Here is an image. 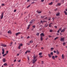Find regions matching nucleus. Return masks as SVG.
Wrapping results in <instances>:
<instances>
[{"mask_svg":"<svg viewBox=\"0 0 67 67\" xmlns=\"http://www.w3.org/2000/svg\"><path fill=\"white\" fill-rule=\"evenodd\" d=\"M33 57L34 58L32 59V63L33 64H34L37 61V58H36L37 57V55L34 54Z\"/></svg>","mask_w":67,"mask_h":67,"instance_id":"obj_1","label":"nucleus"},{"mask_svg":"<svg viewBox=\"0 0 67 67\" xmlns=\"http://www.w3.org/2000/svg\"><path fill=\"white\" fill-rule=\"evenodd\" d=\"M65 41V38H61L60 39V41L61 42H64Z\"/></svg>","mask_w":67,"mask_h":67,"instance_id":"obj_2","label":"nucleus"},{"mask_svg":"<svg viewBox=\"0 0 67 67\" xmlns=\"http://www.w3.org/2000/svg\"><path fill=\"white\" fill-rule=\"evenodd\" d=\"M3 13H2V14L1 15V18L0 19H2L3 18Z\"/></svg>","mask_w":67,"mask_h":67,"instance_id":"obj_3","label":"nucleus"},{"mask_svg":"<svg viewBox=\"0 0 67 67\" xmlns=\"http://www.w3.org/2000/svg\"><path fill=\"white\" fill-rule=\"evenodd\" d=\"M1 45L3 47H7V45L5 44H1Z\"/></svg>","mask_w":67,"mask_h":67,"instance_id":"obj_4","label":"nucleus"},{"mask_svg":"<svg viewBox=\"0 0 67 67\" xmlns=\"http://www.w3.org/2000/svg\"><path fill=\"white\" fill-rule=\"evenodd\" d=\"M22 45H23V44L22 43H21L20 45L19 46V47H18V48L19 49H20L21 48V46H22Z\"/></svg>","mask_w":67,"mask_h":67,"instance_id":"obj_5","label":"nucleus"},{"mask_svg":"<svg viewBox=\"0 0 67 67\" xmlns=\"http://www.w3.org/2000/svg\"><path fill=\"white\" fill-rule=\"evenodd\" d=\"M56 16H60V13L59 12L57 13L56 14Z\"/></svg>","mask_w":67,"mask_h":67,"instance_id":"obj_6","label":"nucleus"},{"mask_svg":"<svg viewBox=\"0 0 67 67\" xmlns=\"http://www.w3.org/2000/svg\"><path fill=\"white\" fill-rule=\"evenodd\" d=\"M40 36H41H41H43H43H45V35H44V33H42L40 34Z\"/></svg>","mask_w":67,"mask_h":67,"instance_id":"obj_7","label":"nucleus"},{"mask_svg":"<svg viewBox=\"0 0 67 67\" xmlns=\"http://www.w3.org/2000/svg\"><path fill=\"white\" fill-rule=\"evenodd\" d=\"M21 34V32H18L16 34V36H18V35H19V34Z\"/></svg>","mask_w":67,"mask_h":67,"instance_id":"obj_8","label":"nucleus"},{"mask_svg":"<svg viewBox=\"0 0 67 67\" xmlns=\"http://www.w3.org/2000/svg\"><path fill=\"white\" fill-rule=\"evenodd\" d=\"M2 54H4V49H2Z\"/></svg>","mask_w":67,"mask_h":67,"instance_id":"obj_9","label":"nucleus"},{"mask_svg":"<svg viewBox=\"0 0 67 67\" xmlns=\"http://www.w3.org/2000/svg\"><path fill=\"white\" fill-rule=\"evenodd\" d=\"M62 58L63 59H64V58H65V56L64 55V54H62Z\"/></svg>","mask_w":67,"mask_h":67,"instance_id":"obj_10","label":"nucleus"},{"mask_svg":"<svg viewBox=\"0 0 67 67\" xmlns=\"http://www.w3.org/2000/svg\"><path fill=\"white\" fill-rule=\"evenodd\" d=\"M8 33H10V34H12V32H11V31L10 30H9L8 32Z\"/></svg>","mask_w":67,"mask_h":67,"instance_id":"obj_11","label":"nucleus"},{"mask_svg":"<svg viewBox=\"0 0 67 67\" xmlns=\"http://www.w3.org/2000/svg\"><path fill=\"white\" fill-rule=\"evenodd\" d=\"M3 62H6V59L5 58H4L3 60Z\"/></svg>","mask_w":67,"mask_h":67,"instance_id":"obj_12","label":"nucleus"},{"mask_svg":"<svg viewBox=\"0 0 67 67\" xmlns=\"http://www.w3.org/2000/svg\"><path fill=\"white\" fill-rule=\"evenodd\" d=\"M52 59L54 60H55V56H53L52 57Z\"/></svg>","mask_w":67,"mask_h":67,"instance_id":"obj_13","label":"nucleus"},{"mask_svg":"<svg viewBox=\"0 0 67 67\" xmlns=\"http://www.w3.org/2000/svg\"><path fill=\"white\" fill-rule=\"evenodd\" d=\"M64 13H65V15H67V13L66 11H64Z\"/></svg>","mask_w":67,"mask_h":67,"instance_id":"obj_14","label":"nucleus"},{"mask_svg":"<svg viewBox=\"0 0 67 67\" xmlns=\"http://www.w3.org/2000/svg\"><path fill=\"white\" fill-rule=\"evenodd\" d=\"M48 55L49 56V58H51V54H48Z\"/></svg>","mask_w":67,"mask_h":67,"instance_id":"obj_15","label":"nucleus"},{"mask_svg":"<svg viewBox=\"0 0 67 67\" xmlns=\"http://www.w3.org/2000/svg\"><path fill=\"white\" fill-rule=\"evenodd\" d=\"M34 20H32L30 22V24L32 23H33V22H34Z\"/></svg>","mask_w":67,"mask_h":67,"instance_id":"obj_16","label":"nucleus"},{"mask_svg":"<svg viewBox=\"0 0 67 67\" xmlns=\"http://www.w3.org/2000/svg\"><path fill=\"white\" fill-rule=\"evenodd\" d=\"M65 30L64 29H63L61 31V32H65Z\"/></svg>","mask_w":67,"mask_h":67,"instance_id":"obj_17","label":"nucleus"},{"mask_svg":"<svg viewBox=\"0 0 67 67\" xmlns=\"http://www.w3.org/2000/svg\"><path fill=\"white\" fill-rule=\"evenodd\" d=\"M51 24H53L52 23H51L50 24H49V27H51V26H52V25H51Z\"/></svg>","mask_w":67,"mask_h":67,"instance_id":"obj_18","label":"nucleus"},{"mask_svg":"<svg viewBox=\"0 0 67 67\" xmlns=\"http://www.w3.org/2000/svg\"><path fill=\"white\" fill-rule=\"evenodd\" d=\"M57 55H59V52L57 50Z\"/></svg>","mask_w":67,"mask_h":67,"instance_id":"obj_19","label":"nucleus"},{"mask_svg":"<svg viewBox=\"0 0 67 67\" xmlns=\"http://www.w3.org/2000/svg\"><path fill=\"white\" fill-rule=\"evenodd\" d=\"M12 44H13V43L12 42H11L10 44V46H11L12 45Z\"/></svg>","mask_w":67,"mask_h":67,"instance_id":"obj_20","label":"nucleus"},{"mask_svg":"<svg viewBox=\"0 0 67 67\" xmlns=\"http://www.w3.org/2000/svg\"><path fill=\"white\" fill-rule=\"evenodd\" d=\"M3 65H4V66H6L7 65V63H4V64Z\"/></svg>","mask_w":67,"mask_h":67,"instance_id":"obj_21","label":"nucleus"},{"mask_svg":"<svg viewBox=\"0 0 67 67\" xmlns=\"http://www.w3.org/2000/svg\"><path fill=\"white\" fill-rule=\"evenodd\" d=\"M43 40V37L42 36L41 37V41H42Z\"/></svg>","mask_w":67,"mask_h":67,"instance_id":"obj_22","label":"nucleus"},{"mask_svg":"<svg viewBox=\"0 0 67 67\" xmlns=\"http://www.w3.org/2000/svg\"><path fill=\"white\" fill-rule=\"evenodd\" d=\"M31 43H33V41H32V40H31L30 42V44L31 43Z\"/></svg>","mask_w":67,"mask_h":67,"instance_id":"obj_23","label":"nucleus"},{"mask_svg":"<svg viewBox=\"0 0 67 67\" xmlns=\"http://www.w3.org/2000/svg\"><path fill=\"white\" fill-rule=\"evenodd\" d=\"M45 27L47 26H48V24L47 23L45 25Z\"/></svg>","mask_w":67,"mask_h":67,"instance_id":"obj_24","label":"nucleus"},{"mask_svg":"<svg viewBox=\"0 0 67 67\" xmlns=\"http://www.w3.org/2000/svg\"><path fill=\"white\" fill-rule=\"evenodd\" d=\"M42 52H41L39 53V55H42Z\"/></svg>","mask_w":67,"mask_h":67,"instance_id":"obj_25","label":"nucleus"},{"mask_svg":"<svg viewBox=\"0 0 67 67\" xmlns=\"http://www.w3.org/2000/svg\"><path fill=\"white\" fill-rule=\"evenodd\" d=\"M53 4V2H51V3H49V5H52Z\"/></svg>","mask_w":67,"mask_h":67,"instance_id":"obj_26","label":"nucleus"},{"mask_svg":"<svg viewBox=\"0 0 67 67\" xmlns=\"http://www.w3.org/2000/svg\"><path fill=\"white\" fill-rule=\"evenodd\" d=\"M51 55H52V56H53V52H52L51 53Z\"/></svg>","mask_w":67,"mask_h":67,"instance_id":"obj_27","label":"nucleus"},{"mask_svg":"<svg viewBox=\"0 0 67 67\" xmlns=\"http://www.w3.org/2000/svg\"><path fill=\"white\" fill-rule=\"evenodd\" d=\"M44 61H42L41 62L42 64H44Z\"/></svg>","mask_w":67,"mask_h":67,"instance_id":"obj_28","label":"nucleus"},{"mask_svg":"<svg viewBox=\"0 0 67 67\" xmlns=\"http://www.w3.org/2000/svg\"><path fill=\"white\" fill-rule=\"evenodd\" d=\"M57 38H58V37H56L54 38V40H56L57 39Z\"/></svg>","mask_w":67,"mask_h":67,"instance_id":"obj_29","label":"nucleus"},{"mask_svg":"<svg viewBox=\"0 0 67 67\" xmlns=\"http://www.w3.org/2000/svg\"><path fill=\"white\" fill-rule=\"evenodd\" d=\"M51 50L52 51H53V50L54 49V48H51Z\"/></svg>","mask_w":67,"mask_h":67,"instance_id":"obj_30","label":"nucleus"},{"mask_svg":"<svg viewBox=\"0 0 67 67\" xmlns=\"http://www.w3.org/2000/svg\"><path fill=\"white\" fill-rule=\"evenodd\" d=\"M62 30V29L61 28H60L59 29V31H61Z\"/></svg>","mask_w":67,"mask_h":67,"instance_id":"obj_31","label":"nucleus"},{"mask_svg":"<svg viewBox=\"0 0 67 67\" xmlns=\"http://www.w3.org/2000/svg\"><path fill=\"white\" fill-rule=\"evenodd\" d=\"M54 57H55V58H57V57H58V56H57V55H55Z\"/></svg>","mask_w":67,"mask_h":67,"instance_id":"obj_32","label":"nucleus"},{"mask_svg":"<svg viewBox=\"0 0 67 67\" xmlns=\"http://www.w3.org/2000/svg\"><path fill=\"white\" fill-rule=\"evenodd\" d=\"M7 54V53H6L4 55H3V56L4 57V56H5Z\"/></svg>","mask_w":67,"mask_h":67,"instance_id":"obj_33","label":"nucleus"},{"mask_svg":"<svg viewBox=\"0 0 67 67\" xmlns=\"http://www.w3.org/2000/svg\"><path fill=\"white\" fill-rule=\"evenodd\" d=\"M66 44V43L65 42H64L63 43V45H65Z\"/></svg>","mask_w":67,"mask_h":67,"instance_id":"obj_34","label":"nucleus"},{"mask_svg":"<svg viewBox=\"0 0 67 67\" xmlns=\"http://www.w3.org/2000/svg\"><path fill=\"white\" fill-rule=\"evenodd\" d=\"M49 31L50 32H53V30H50Z\"/></svg>","mask_w":67,"mask_h":67,"instance_id":"obj_35","label":"nucleus"},{"mask_svg":"<svg viewBox=\"0 0 67 67\" xmlns=\"http://www.w3.org/2000/svg\"><path fill=\"white\" fill-rule=\"evenodd\" d=\"M61 4L60 3H59L57 5H60Z\"/></svg>","mask_w":67,"mask_h":67,"instance_id":"obj_36","label":"nucleus"},{"mask_svg":"<svg viewBox=\"0 0 67 67\" xmlns=\"http://www.w3.org/2000/svg\"><path fill=\"white\" fill-rule=\"evenodd\" d=\"M27 53H30V52H31L30 51H29V50H27Z\"/></svg>","mask_w":67,"mask_h":67,"instance_id":"obj_37","label":"nucleus"},{"mask_svg":"<svg viewBox=\"0 0 67 67\" xmlns=\"http://www.w3.org/2000/svg\"><path fill=\"white\" fill-rule=\"evenodd\" d=\"M30 5H29L28 7H27V8H29V7H30Z\"/></svg>","mask_w":67,"mask_h":67,"instance_id":"obj_38","label":"nucleus"},{"mask_svg":"<svg viewBox=\"0 0 67 67\" xmlns=\"http://www.w3.org/2000/svg\"><path fill=\"white\" fill-rule=\"evenodd\" d=\"M36 35L38 36L39 35V33H38L36 34Z\"/></svg>","mask_w":67,"mask_h":67,"instance_id":"obj_39","label":"nucleus"},{"mask_svg":"<svg viewBox=\"0 0 67 67\" xmlns=\"http://www.w3.org/2000/svg\"><path fill=\"white\" fill-rule=\"evenodd\" d=\"M16 9L14 10V12H16Z\"/></svg>","mask_w":67,"mask_h":67,"instance_id":"obj_40","label":"nucleus"},{"mask_svg":"<svg viewBox=\"0 0 67 67\" xmlns=\"http://www.w3.org/2000/svg\"><path fill=\"white\" fill-rule=\"evenodd\" d=\"M30 38V36H28L27 37V39H28V38Z\"/></svg>","mask_w":67,"mask_h":67,"instance_id":"obj_41","label":"nucleus"},{"mask_svg":"<svg viewBox=\"0 0 67 67\" xmlns=\"http://www.w3.org/2000/svg\"><path fill=\"white\" fill-rule=\"evenodd\" d=\"M42 12H38V13H41Z\"/></svg>","mask_w":67,"mask_h":67,"instance_id":"obj_42","label":"nucleus"},{"mask_svg":"<svg viewBox=\"0 0 67 67\" xmlns=\"http://www.w3.org/2000/svg\"><path fill=\"white\" fill-rule=\"evenodd\" d=\"M57 8H56V9H54V11H57Z\"/></svg>","mask_w":67,"mask_h":67,"instance_id":"obj_43","label":"nucleus"},{"mask_svg":"<svg viewBox=\"0 0 67 67\" xmlns=\"http://www.w3.org/2000/svg\"><path fill=\"white\" fill-rule=\"evenodd\" d=\"M54 27L56 28H57V26H54Z\"/></svg>","mask_w":67,"mask_h":67,"instance_id":"obj_44","label":"nucleus"},{"mask_svg":"<svg viewBox=\"0 0 67 67\" xmlns=\"http://www.w3.org/2000/svg\"><path fill=\"white\" fill-rule=\"evenodd\" d=\"M40 57H43V55H40L39 56Z\"/></svg>","mask_w":67,"mask_h":67,"instance_id":"obj_45","label":"nucleus"},{"mask_svg":"<svg viewBox=\"0 0 67 67\" xmlns=\"http://www.w3.org/2000/svg\"><path fill=\"white\" fill-rule=\"evenodd\" d=\"M30 25H31L30 24H29L28 25V27H30Z\"/></svg>","mask_w":67,"mask_h":67,"instance_id":"obj_46","label":"nucleus"},{"mask_svg":"<svg viewBox=\"0 0 67 67\" xmlns=\"http://www.w3.org/2000/svg\"><path fill=\"white\" fill-rule=\"evenodd\" d=\"M41 49H44V48L42 47L41 48Z\"/></svg>","mask_w":67,"mask_h":67,"instance_id":"obj_47","label":"nucleus"},{"mask_svg":"<svg viewBox=\"0 0 67 67\" xmlns=\"http://www.w3.org/2000/svg\"><path fill=\"white\" fill-rule=\"evenodd\" d=\"M53 52L54 53H56V52L55 51H53Z\"/></svg>","mask_w":67,"mask_h":67,"instance_id":"obj_48","label":"nucleus"},{"mask_svg":"<svg viewBox=\"0 0 67 67\" xmlns=\"http://www.w3.org/2000/svg\"><path fill=\"white\" fill-rule=\"evenodd\" d=\"M18 62H21V60H18Z\"/></svg>","mask_w":67,"mask_h":67,"instance_id":"obj_49","label":"nucleus"},{"mask_svg":"<svg viewBox=\"0 0 67 67\" xmlns=\"http://www.w3.org/2000/svg\"><path fill=\"white\" fill-rule=\"evenodd\" d=\"M41 18H44V16H41Z\"/></svg>","mask_w":67,"mask_h":67,"instance_id":"obj_50","label":"nucleus"},{"mask_svg":"<svg viewBox=\"0 0 67 67\" xmlns=\"http://www.w3.org/2000/svg\"><path fill=\"white\" fill-rule=\"evenodd\" d=\"M27 51H26L25 52V54H27Z\"/></svg>","mask_w":67,"mask_h":67,"instance_id":"obj_51","label":"nucleus"},{"mask_svg":"<svg viewBox=\"0 0 67 67\" xmlns=\"http://www.w3.org/2000/svg\"><path fill=\"white\" fill-rule=\"evenodd\" d=\"M49 37H52V36H50V35H49Z\"/></svg>","mask_w":67,"mask_h":67,"instance_id":"obj_52","label":"nucleus"},{"mask_svg":"<svg viewBox=\"0 0 67 67\" xmlns=\"http://www.w3.org/2000/svg\"><path fill=\"white\" fill-rule=\"evenodd\" d=\"M33 3H34V2H32L31 3V4H33Z\"/></svg>","mask_w":67,"mask_h":67,"instance_id":"obj_53","label":"nucleus"},{"mask_svg":"<svg viewBox=\"0 0 67 67\" xmlns=\"http://www.w3.org/2000/svg\"><path fill=\"white\" fill-rule=\"evenodd\" d=\"M59 30H58V31H57V32H58V33H59Z\"/></svg>","mask_w":67,"mask_h":67,"instance_id":"obj_54","label":"nucleus"},{"mask_svg":"<svg viewBox=\"0 0 67 67\" xmlns=\"http://www.w3.org/2000/svg\"><path fill=\"white\" fill-rule=\"evenodd\" d=\"M44 1V0H41V1L42 2H43Z\"/></svg>","mask_w":67,"mask_h":67,"instance_id":"obj_55","label":"nucleus"},{"mask_svg":"<svg viewBox=\"0 0 67 67\" xmlns=\"http://www.w3.org/2000/svg\"><path fill=\"white\" fill-rule=\"evenodd\" d=\"M43 23V21H42L41 20V23Z\"/></svg>","mask_w":67,"mask_h":67,"instance_id":"obj_56","label":"nucleus"},{"mask_svg":"<svg viewBox=\"0 0 67 67\" xmlns=\"http://www.w3.org/2000/svg\"><path fill=\"white\" fill-rule=\"evenodd\" d=\"M32 27H34V28H35V26H32Z\"/></svg>","mask_w":67,"mask_h":67,"instance_id":"obj_57","label":"nucleus"},{"mask_svg":"<svg viewBox=\"0 0 67 67\" xmlns=\"http://www.w3.org/2000/svg\"><path fill=\"white\" fill-rule=\"evenodd\" d=\"M27 44L28 45H30V44L29 43H27Z\"/></svg>","mask_w":67,"mask_h":67,"instance_id":"obj_58","label":"nucleus"},{"mask_svg":"<svg viewBox=\"0 0 67 67\" xmlns=\"http://www.w3.org/2000/svg\"><path fill=\"white\" fill-rule=\"evenodd\" d=\"M2 6H4V4H2Z\"/></svg>","mask_w":67,"mask_h":67,"instance_id":"obj_59","label":"nucleus"},{"mask_svg":"<svg viewBox=\"0 0 67 67\" xmlns=\"http://www.w3.org/2000/svg\"><path fill=\"white\" fill-rule=\"evenodd\" d=\"M61 2H62V3H64V1H61Z\"/></svg>","mask_w":67,"mask_h":67,"instance_id":"obj_60","label":"nucleus"},{"mask_svg":"<svg viewBox=\"0 0 67 67\" xmlns=\"http://www.w3.org/2000/svg\"><path fill=\"white\" fill-rule=\"evenodd\" d=\"M27 59H28V60H30V59H29V57H28Z\"/></svg>","mask_w":67,"mask_h":67,"instance_id":"obj_61","label":"nucleus"},{"mask_svg":"<svg viewBox=\"0 0 67 67\" xmlns=\"http://www.w3.org/2000/svg\"><path fill=\"white\" fill-rule=\"evenodd\" d=\"M29 1H30V0H27V2H29Z\"/></svg>","mask_w":67,"mask_h":67,"instance_id":"obj_62","label":"nucleus"},{"mask_svg":"<svg viewBox=\"0 0 67 67\" xmlns=\"http://www.w3.org/2000/svg\"><path fill=\"white\" fill-rule=\"evenodd\" d=\"M17 56H19V54H17Z\"/></svg>","mask_w":67,"mask_h":67,"instance_id":"obj_63","label":"nucleus"},{"mask_svg":"<svg viewBox=\"0 0 67 67\" xmlns=\"http://www.w3.org/2000/svg\"><path fill=\"white\" fill-rule=\"evenodd\" d=\"M29 27H28L27 28V29H29Z\"/></svg>","mask_w":67,"mask_h":67,"instance_id":"obj_64","label":"nucleus"}]
</instances>
